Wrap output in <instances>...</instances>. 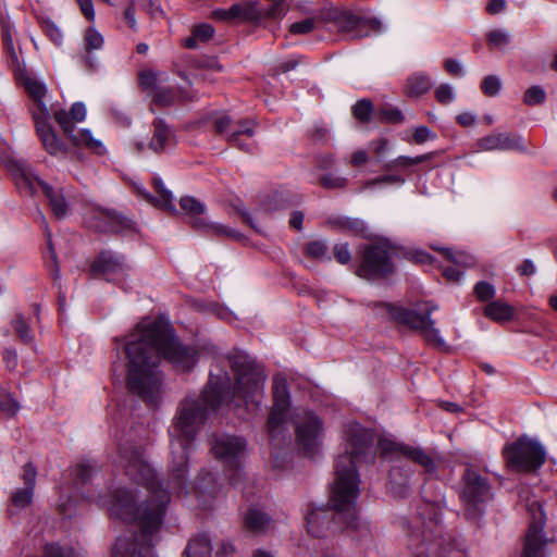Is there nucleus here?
Returning <instances> with one entry per match:
<instances>
[{"instance_id":"nucleus-56","label":"nucleus","mask_w":557,"mask_h":557,"mask_svg":"<svg viewBox=\"0 0 557 557\" xmlns=\"http://www.w3.org/2000/svg\"><path fill=\"white\" fill-rule=\"evenodd\" d=\"M139 81L144 88L152 89V92L159 87L157 86V75L151 71L140 73Z\"/></svg>"},{"instance_id":"nucleus-15","label":"nucleus","mask_w":557,"mask_h":557,"mask_svg":"<svg viewBox=\"0 0 557 557\" xmlns=\"http://www.w3.org/2000/svg\"><path fill=\"white\" fill-rule=\"evenodd\" d=\"M319 20L322 22L334 23L344 32H357L359 36L364 35L361 32L366 26H369L375 33H381L383 30L382 23L376 18L366 20L349 11L338 10L332 5L323 8L320 11Z\"/></svg>"},{"instance_id":"nucleus-9","label":"nucleus","mask_w":557,"mask_h":557,"mask_svg":"<svg viewBox=\"0 0 557 557\" xmlns=\"http://www.w3.org/2000/svg\"><path fill=\"white\" fill-rule=\"evenodd\" d=\"M492 496V488L487 480L474 469L467 468L462 475V490L460 493L466 517L470 520L480 518Z\"/></svg>"},{"instance_id":"nucleus-25","label":"nucleus","mask_w":557,"mask_h":557,"mask_svg":"<svg viewBox=\"0 0 557 557\" xmlns=\"http://www.w3.org/2000/svg\"><path fill=\"white\" fill-rule=\"evenodd\" d=\"M104 45L103 36L94 27L89 26L84 34L83 39V49L85 51V55L83 60L87 67L94 69L96 66L95 59L91 57V51L102 49Z\"/></svg>"},{"instance_id":"nucleus-27","label":"nucleus","mask_w":557,"mask_h":557,"mask_svg":"<svg viewBox=\"0 0 557 557\" xmlns=\"http://www.w3.org/2000/svg\"><path fill=\"white\" fill-rule=\"evenodd\" d=\"M434 82L430 75L425 73H414L407 78L406 92L410 97H420L428 92Z\"/></svg>"},{"instance_id":"nucleus-24","label":"nucleus","mask_w":557,"mask_h":557,"mask_svg":"<svg viewBox=\"0 0 557 557\" xmlns=\"http://www.w3.org/2000/svg\"><path fill=\"white\" fill-rule=\"evenodd\" d=\"M153 185H154V188H156L157 193L159 194L160 198H156L143 189H138L139 195L144 199H146L149 203H151L156 207H160V208H162L164 210H169V211H175V207L173 205V195H172L171 190L165 188L162 180L159 177H154Z\"/></svg>"},{"instance_id":"nucleus-37","label":"nucleus","mask_w":557,"mask_h":557,"mask_svg":"<svg viewBox=\"0 0 557 557\" xmlns=\"http://www.w3.org/2000/svg\"><path fill=\"white\" fill-rule=\"evenodd\" d=\"M2 40H3L4 49L11 59L12 66H17L18 58H17V53L14 49L13 38H12V29L9 24L2 25Z\"/></svg>"},{"instance_id":"nucleus-6","label":"nucleus","mask_w":557,"mask_h":557,"mask_svg":"<svg viewBox=\"0 0 557 557\" xmlns=\"http://www.w3.org/2000/svg\"><path fill=\"white\" fill-rule=\"evenodd\" d=\"M395 321L418 331L424 339L441 350H448V346L440 335V330L435 327V321L431 319V313L437 310L436 305L425 304L420 311L395 307L391 304L379 306Z\"/></svg>"},{"instance_id":"nucleus-10","label":"nucleus","mask_w":557,"mask_h":557,"mask_svg":"<svg viewBox=\"0 0 557 557\" xmlns=\"http://www.w3.org/2000/svg\"><path fill=\"white\" fill-rule=\"evenodd\" d=\"M394 251L386 244L368 245L363 248L356 274L372 281L392 275L395 271Z\"/></svg>"},{"instance_id":"nucleus-33","label":"nucleus","mask_w":557,"mask_h":557,"mask_svg":"<svg viewBox=\"0 0 557 557\" xmlns=\"http://www.w3.org/2000/svg\"><path fill=\"white\" fill-rule=\"evenodd\" d=\"M433 249L440 250L447 260L456 265L471 267L475 263L474 257L466 252H454L449 248L433 247Z\"/></svg>"},{"instance_id":"nucleus-53","label":"nucleus","mask_w":557,"mask_h":557,"mask_svg":"<svg viewBox=\"0 0 557 557\" xmlns=\"http://www.w3.org/2000/svg\"><path fill=\"white\" fill-rule=\"evenodd\" d=\"M69 114V119H70V122L73 123L72 121H75V122H82L85 120V116H86V108H85V104L83 102H75L70 112H66Z\"/></svg>"},{"instance_id":"nucleus-21","label":"nucleus","mask_w":557,"mask_h":557,"mask_svg":"<svg viewBox=\"0 0 557 557\" xmlns=\"http://www.w3.org/2000/svg\"><path fill=\"white\" fill-rule=\"evenodd\" d=\"M54 119L61 126L63 133L71 139L74 146H85L99 151L102 149L100 140L95 139L89 129H81L75 133L74 124L70 122L69 114L64 110L54 112Z\"/></svg>"},{"instance_id":"nucleus-18","label":"nucleus","mask_w":557,"mask_h":557,"mask_svg":"<svg viewBox=\"0 0 557 557\" xmlns=\"http://www.w3.org/2000/svg\"><path fill=\"white\" fill-rule=\"evenodd\" d=\"M273 406L269 413L268 429L269 435L275 438L281 432V426L285 421V416L289 407V393L286 380L276 375L273 383Z\"/></svg>"},{"instance_id":"nucleus-40","label":"nucleus","mask_w":557,"mask_h":557,"mask_svg":"<svg viewBox=\"0 0 557 557\" xmlns=\"http://www.w3.org/2000/svg\"><path fill=\"white\" fill-rule=\"evenodd\" d=\"M546 94L545 90L537 85L531 86L527 89L523 96V102L528 106H536L541 104L545 101Z\"/></svg>"},{"instance_id":"nucleus-29","label":"nucleus","mask_w":557,"mask_h":557,"mask_svg":"<svg viewBox=\"0 0 557 557\" xmlns=\"http://www.w3.org/2000/svg\"><path fill=\"white\" fill-rule=\"evenodd\" d=\"M484 313L487 318L496 322H505L512 319L515 311L508 304L495 300L486 305Z\"/></svg>"},{"instance_id":"nucleus-52","label":"nucleus","mask_w":557,"mask_h":557,"mask_svg":"<svg viewBox=\"0 0 557 557\" xmlns=\"http://www.w3.org/2000/svg\"><path fill=\"white\" fill-rule=\"evenodd\" d=\"M379 115L382 120L392 123H400L404 120L401 111L395 108L381 109Z\"/></svg>"},{"instance_id":"nucleus-30","label":"nucleus","mask_w":557,"mask_h":557,"mask_svg":"<svg viewBox=\"0 0 557 557\" xmlns=\"http://www.w3.org/2000/svg\"><path fill=\"white\" fill-rule=\"evenodd\" d=\"M214 28L212 25L202 23L194 26L191 30V36L186 38L184 41V46L188 49H197L198 42H206L210 40L214 35Z\"/></svg>"},{"instance_id":"nucleus-60","label":"nucleus","mask_w":557,"mask_h":557,"mask_svg":"<svg viewBox=\"0 0 557 557\" xmlns=\"http://www.w3.org/2000/svg\"><path fill=\"white\" fill-rule=\"evenodd\" d=\"M234 553V547L228 542H221L216 545L214 557H231Z\"/></svg>"},{"instance_id":"nucleus-47","label":"nucleus","mask_w":557,"mask_h":557,"mask_svg":"<svg viewBox=\"0 0 557 557\" xmlns=\"http://www.w3.org/2000/svg\"><path fill=\"white\" fill-rule=\"evenodd\" d=\"M305 251L308 256L320 259L326 255L327 246L322 240H313L307 244Z\"/></svg>"},{"instance_id":"nucleus-49","label":"nucleus","mask_w":557,"mask_h":557,"mask_svg":"<svg viewBox=\"0 0 557 557\" xmlns=\"http://www.w3.org/2000/svg\"><path fill=\"white\" fill-rule=\"evenodd\" d=\"M435 97L438 102L442 104H448L454 100V91L450 85L441 84L435 89Z\"/></svg>"},{"instance_id":"nucleus-46","label":"nucleus","mask_w":557,"mask_h":557,"mask_svg":"<svg viewBox=\"0 0 557 557\" xmlns=\"http://www.w3.org/2000/svg\"><path fill=\"white\" fill-rule=\"evenodd\" d=\"M474 294L480 301H487L495 296V288L492 284L481 281L475 284Z\"/></svg>"},{"instance_id":"nucleus-36","label":"nucleus","mask_w":557,"mask_h":557,"mask_svg":"<svg viewBox=\"0 0 557 557\" xmlns=\"http://www.w3.org/2000/svg\"><path fill=\"white\" fill-rule=\"evenodd\" d=\"M152 96V104L159 106V107H169L171 106L175 100V92L168 87H161L159 86L156 88V90L151 94Z\"/></svg>"},{"instance_id":"nucleus-17","label":"nucleus","mask_w":557,"mask_h":557,"mask_svg":"<svg viewBox=\"0 0 557 557\" xmlns=\"http://www.w3.org/2000/svg\"><path fill=\"white\" fill-rule=\"evenodd\" d=\"M532 516L529 530L525 534L524 549L521 557H546V540L543 535L544 512L537 502L529 505Z\"/></svg>"},{"instance_id":"nucleus-7","label":"nucleus","mask_w":557,"mask_h":557,"mask_svg":"<svg viewBox=\"0 0 557 557\" xmlns=\"http://www.w3.org/2000/svg\"><path fill=\"white\" fill-rule=\"evenodd\" d=\"M211 449L214 457L227 468L230 484L240 487L244 478L242 459L246 450V441L236 435L219 434L214 435Z\"/></svg>"},{"instance_id":"nucleus-44","label":"nucleus","mask_w":557,"mask_h":557,"mask_svg":"<svg viewBox=\"0 0 557 557\" xmlns=\"http://www.w3.org/2000/svg\"><path fill=\"white\" fill-rule=\"evenodd\" d=\"M502 87V83L498 76L496 75H488L483 78L481 83V89L482 91L490 97L496 96Z\"/></svg>"},{"instance_id":"nucleus-39","label":"nucleus","mask_w":557,"mask_h":557,"mask_svg":"<svg viewBox=\"0 0 557 557\" xmlns=\"http://www.w3.org/2000/svg\"><path fill=\"white\" fill-rule=\"evenodd\" d=\"M0 408L8 416H14L20 410V404L13 398L12 394L0 388Z\"/></svg>"},{"instance_id":"nucleus-4","label":"nucleus","mask_w":557,"mask_h":557,"mask_svg":"<svg viewBox=\"0 0 557 557\" xmlns=\"http://www.w3.org/2000/svg\"><path fill=\"white\" fill-rule=\"evenodd\" d=\"M347 445L335 461V480L331 492L332 509L317 507L307 513L308 532L320 537L337 520L348 528H357L356 499L359 495V462H373L376 454L375 433L359 423L346 429Z\"/></svg>"},{"instance_id":"nucleus-64","label":"nucleus","mask_w":557,"mask_h":557,"mask_svg":"<svg viewBox=\"0 0 557 557\" xmlns=\"http://www.w3.org/2000/svg\"><path fill=\"white\" fill-rule=\"evenodd\" d=\"M485 10L492 15L499 14L506 10V2H488Z\"/></svg>"},{"instance_id":"nucleus-23","label":"nucleus","mask_w":557,"mask_h":557,"mask_svg":"<svg viewBox=\"0 0 557 557\" xmlns=\"http://www.w3.org/2000/svg\"><path fill=\"white\" fill-rule=\"evenodd\" d=\"M153 134L148 145L149 149L159 153L165 150L174 139V132L162 119H156L152 123Z\"/></svg>"},{"instance_id":"nucleus-20","label":"nucleus","mask_w":557,"mask_h":557,"mask_svg":"<svg viewBox=\"0 0 557 557\" xmlns=\"http://www.w3.org/2000/svg\"><path fill=\"white\" fill-rule=\"evenodd\" d=\"M36 482V470L32 465L24 467L23 473V486L16 487L12 491L10 500L11 506L9 509L10 515H15L20 510L27 508L34 496V487Z\"/></svg>"},{"instance_id":"nucleus-51","label":"nucleus","mask_w":557,"mask_h":557,"mask_svg":"<svg viewBox=\"0 0 557 557\" xmlns=\"http://www.w3.org/2000/svg\"><path fill=\"white\" fill-rule=\"evenodd\" d=\"M404 183H405V180L401 178L398 175H383V176L373 178L371 181H368L364 184V188L373 187V186L380 185V184H397V185H403Z\"/></svg>"},{"instance_id":"nucleus-28","label":"nucleus","mask_w":557,"mask_h":557,"mask_svg":"<svg viewBox=\"0 0 557 557\" xmlns=\"http://www.w3.org/2000/svg\"><path fill=\"white\" fill-rule=\"evenodd\" d=\"M212 547L210 539L207 534H199L191 539L187 544L184 556L185 557H209Z\"/></svg>"},{"instance_id":"nucleus-38","label":"nucleus","mask_w":557,"mask_h":557,"mask_svg":"<svg viewBox=\"0 0 557 557\" xmlns=\"http://www.w3.org/2000/svg\"><path fill=\"white\" fill-rule=\"evenodd\" d=\"M180 205L184 212L189 214L190 218L195 215H201L205 213L206 210V207L202 202L189 196L182 197L180 200Z\"/></svg>"},{"instance_id":"nucleus-11","label":"nucleus","mask_w":557,"mask_h":557,"mask_svg":"<svg viewBox=\"0 0 557 557\" xmlns=\"http://www.w3.org/2000/svg\"><path fill=\"white\" fill-rule=\"evenodd\" d=\"M296 442L302 455L314 457L323 442V421L312 411L301 410L294 417Z\"/></svg>"},{"instance_id":"nucleus-14","label":"nucleus","mask_w":557,"mask_h":557,"mask_svg":"<svg viewBox=\"0 0 557 557\" xmlns=\"http://www.w3.org/2000/svg\"><path fill=\"white\" fill-rule=\"evenodd\" d=\"M17 173L22 183L32 191L35 193L39 187L44 195L49 200L50 208L58 219H64L69 212V206L60 189H54L51 185L42 181L34 171L26 164L17 165Z\"/></svg>"},{"instance_id":"nucleus-5","label":"nucleus","mask_w":557,"mask_h":557,"mask_svg":"<svg viewBox=\"0 0 557 557\" xmlns=\"http://www.w3.org/2000/svg\"><path fill=\"white\" fill-rule=\"evenodd\" d=\"M22 84L28 96L34 101L32 115L35 122L37 135L39 136L42 146L51 156L65 153V146L58 138L57 134L49 124L50 111L44 102V98L47 94L45 84L32 77H25L22 81Z\"/></svg>"},{"instance_id":"nucleus-12","label":"nucleus","mask_w":557,"mask_h":557,"mask_svg":"<svg viewBox=\"0 0 557 557\" xmlns=\"http://www.w3.org/2000/svg\"><path fill=\"white\" fill-rule=\"evenodd\" d=\"M377 447L383 456L392 455L395 460L407 459L422 468L423 473L435 475L437 473L441 458L424 450L421 447H413L406 444H398L389 440L381 438Z\"/></svg>"},{"instance_id":"nucleus-41","label":"nucleus","mask_w":557,"mask_h":557,"mask_svg":"<svg viewBox=\"0 0 557 557\" xmlns=\"http://www.w3.org/2000/svg\"><path fill=\"white\" fill-rule=\"evenodd\" d=\"M319 183L326 189H337L344 188L347 185V178L333 173H326L320 175Z\"/></svg>"},{"instance_id":"nucleus-32","label":"nucleus","mask_w":557,"mask_h":557,"mask_svg":"<svg viewBox=\"0 0 557 557\" xmlns=\"http://www.w3.org/2000/svg\"><path fill=\"white\" fill-rule=\"evenodd\" d=\"M15 333L20 339L25 344H30L34 341V334L21 313H17L11 322Z\"/></svg>"},{"instance_id":"nucleus-50","label":"nucleus","mask_w":557,"mask_h":557,"mask_svg":"<svg viewBox=\"0 0 557 557\" xmlns=\"http://www.w3.org/2000/svg\"><path fill=\"white\" fill-rule=\"evenodd\" d=\"M314 28V18L308 17L289 26V32L295 35L307 34Z\"/></svg>"},{"instance_id":"nucleus-3","label":"nucleus","mask_w":557,"mask_h":557,"mask_svg":"<svg viewBox=\"0 0 557 557\" xmlns=\"http://www.w3.org/2000/svg\"><path fill=\"white\" fill-rule=\"evenodd\" d=\"M114 350L126 355L127 386L150 405H156L161 393V357L180 371L190 370L197 362V351L183 345L168 325L160 321L143 320L124 338H114Z\"/></svg>"},{"instance_id":"nucleus-48","label":"nucleus","mask_w":557,"mask_h":557,"mask_svg":"<svg viewBox=\"0 0 557 557\" xmlns=\"http://www.w3.org/2000/svg\"><path fill=\"white\" fill-rule=\"evenodd\" d=\"M233 124V120L227 114H220L216 115L213 120V125L215 128V132L219 134H226L228 136L231 125Z\"/></svg>"},{"instance_id":"nucleus-58","label":"nucleus","mask_w":557,"mask_h":557,"mask_svg":"<svg viewBox=\"0 0 557 557\" xmlns=\"http://www.w3.org/2000/svg\"><path fill=\"white\" fill-rule=\"evenodd\" d=\"M343 228L351 230L355 233L361 234L364 231L363 222L358 219H344L341 221Z\"/></svg>"},{"instance_id":"nucleus-2","label":"nucleus","mask_w":557,"mask_h":557,"mask_svg":"<svg viewBox=\"0 0 557 557\" xmlns=\"http://www.w3.org/2000/svg\"><path fill=\"white\" fill-rule=\"evenodd\" d=\"M117 448L120 463L136 486L113 492L111 515L134 523V529L116 540L112 557H154V537L163 524L171 502L170 492L145 460L140 447L120 443Z\"/></svg>"},{"instance_id":"nucleus-62","label":"nucleus","mask_w":557,"mask_h":557,"mask_svg":"<svg viewBox=\"0 0 557 557\" xmlns=\"http://www.w3.org/2000/svg\"><path fill=\"white\" fill-rule=\"evenodd\" d=\"M517 271L524 276H530L535 273V265L532 260L525 259L523 262L518 267Z\"/></svg>"},{"instance_id":"nucleus-35","label":"nucleus","mask_w":557,"mask_h":557,"mask_svg":"<svg viewBox=\"0 0 557 557\" xmlns=\"http://www.w3.org/2000/svg\"><path fill=\"white\" fill-rule=\"evenodd\" d=\"M373 110V104L369 99H361L352 107V114L361 123H368L371 120Z\"/></svg>"},{"instance_id":"nucleus-43","label":"nucleus","mask_w":557,"mask_h":557,"mask_svg":"<svg viewBox=\"0 0 557 557\" xmlns=\"http://www.w3.org/2000/svg\"><path fill=\"white\" fill-rule=\"evenodd\" d=\"M45 557H78L74 548L59 544H48L45 547Z\"/></svg>"},{"instance_id":"nucleus-34","label":"nucleus","mask_w":557,"mask_h":557,"mask_svg":"<svg viewBox=\"0 0 557 557\" xmlns=\"http://www.w3.org/2000/svg\"><path fill=\"white\" fill-rule=\"evenodd\" d=\"M486 40L491 49H503L510 44V35L504 29H494L487 33Z\"/></svg>"},{"instance_id":"nucleus-31","label":"nucleus","mask_w":557,"mask_h":557,"mask_svg":"<svg viewBox=\"0 0 557 557\" xmlns=\"http://www.w3.org/2000/svg\"><path fill=\"white\" fill-rule=\"evenodd\" d=\"M237 129L228 134L227 141L237 148H242L240 135L252 137L255 135V127L258 123L255 120H240L238 121Z\"/></svg>"},{"instance_id":"nucleus-42","label":"nucleus","mask_w":557,"mask_h":557,"mask_svg":"<svg viewBox=\"0 0 557 557\" xmlns=\"http://www.w3.org/2000/svg\"><path fill=\"white\" fill-rule=\"evenodd\" d=\"M95 470V465L90 462H82L75 466L73 474L79 483L86 484L90 481Z\"/></svg>"},{"instance_id":"nucleus-63","label":"nucleus","mask_w":557,"mask_h":557,"mask_svg":"<svg viewBox=\"0 0 557 557\" xmlns=\"http://www.w3.org/2000/svg\"><path fill=\"white\" fill-rule=\"evenodd\" d=\"M396 166H411V157H405V156H400L398 157L397 159L391 161L389 163H387L385 165V169L387 170H392Z\"/></svg>"},{"instance_id":"nucleus-45","label":"nucleus","mask_w":557,"mask_h":557,"mask_svg":"<svg viewBox=\"0 0 557 557\" xmlns=\"http://www.w3.org/2000/svg\"><path fill=\"white\" fill-rule=\"evenodd\" d=\"M42 29L47 34V36L53 41L55 45H61L62 42V33L58 28V26L48 18H39Z\"/></svg>"},{"instance_id":"nucleus-59","label":"nucleus","mask_w":557,"mask_h":557,"mask_svg":"<svg viewBox=\"0 0 557 557\" xmlns=\"http://www.w3.org/2000/svg\"><path fill=\"white\" fill-rule=\"evenodd\" d=\"M210 231L215 235H223L233 238L238 236V232L222 224H211Z\"/></svg>"},{"instance_id":"nucleus-22","label":"nucleus","mask_w":557,"mask_h":557,"mask_svg":"<svg viewBox=\"0 0 557 557\" xmlns=\"http://www.w3.org/2000/svg\"><path fill=\"white\" fill-rule=\"evenodd\" d=\"M523 139L520 136L512 137L506 133L490 134L478 141L481 150H512L521 149Z\"/></svg>"},{"instance_id":"nucleus-19","label":"nucleus","mask_w":557,"mask_h":557,"mask_svg":"<svg viewBox=\"0 0 557 557\" xmlns=\"http://www.w3.org/2000/svg\"><path fill=\"white\" fill-rule=\"evenodd\" d=\"M127 264L122 255L112 251H102L91 264V273L95 276H104L107 281H113L116 276L125 274Z\"/></svg>"},{"instance_id":"nucleus-26","label":"nucleus","mask_w":557,"mask_h":557,"mask_svg":"<svg viewBox=\"0 0 557 557\" xmlns=\"http://www.w3.org/2000/svg\"><path fill=\"white\" fill-rule=\"evenodd\" d=\"M271 518L258 507H249L244 515V525L252 533H261L271 525Z\"/></svg>"},{"instance_id":"nucleus-54","label":"nucleus","mask_w":557,"mask_h":557,"mask_svg":"<svg viewBox=\"0 0 557 557\" xmlns=\"http://www.w3.org/2000/svg\"><path fill=\"white\" fill-rule=\"evenodd\" d=\"M436 135L428 126H419L414 129L413 140L417 144H423L430 139H434Z\"/></svg>"},{"instance_id":"nucleus-57","label":"nucleus","mask_w":557,"mask_h":557,"mask_svg":"<svg viewBox=\"0 0 557 557\" xmlns=\"http://www.w3.org/2000/svg\"><path fill=\"white\" fill-rule=\"evenodd\" d=\"M444 67L450 75H454V76L463 75L462 65L458 60L446 59L444 61Z\"/></svg>"},{"instance_id":"nucleus-1","label":"nucleus","mask_w":557,"mask_h":557,"mask_svg":"<svg viewBox=\"0 0 557 557\" xmlns=\"http://www.w3.org/2000/svg\"><path fill=\"white\" fill-rule=\"evenodd\" d=\"M227 359L235 376L234 386L226 372L222 370L219 374L211 372L202 394L198 398L187 397L180 404L169 431L171 485L177 492L188 493L185 479L188 449L207 414L236 397L246 405H259L265 380L262 367L242 350L230 354Z\"/></svg>"},{"instance_id":"nucleus-16","label":"nucleus","mask_w":557,"mask_h":557,"mask_svg":"<svg viewBox=\"0 0 557 557\" xmlns=\"http://www.w3.org/2000/svg\"><path fill=\"white\" fill-rule=\"evenodd\" d=\"M87 222L91 228L100 233H120L126 234L135 231L134 223L131 219L121 213L95 207L87 213Z\"/></svg>"},{"instance_id":"nucleus-8","label":"nucleus","mask_w":557,"mask_h":557,"mask_svg":"<svg viewBox=\"0 0 557 557\" xmlns=\"http://www.w3.org/2000/svg\"><path fill=\"white\" fill-rule=\"evenodd\" d=\"M504 457L510 470L532 472L541 468L546 460L544 447L525 436L504 447Z\"/></svg>"},{"instance_id":"nucleus-61","label":"nucleus","mask_w":557,"mask_h":557,"mask_svg":"<svg viewBox=\"0 0 557 557\" xmlns=\"http://www.w3.org/2000/svg\"><path fill=\"white\" fill-rule=\"evenodd\" d=\"M443 275L447 281L457 283L462 276V272H460L456 267H447L443 270Z\"/></svg>"},{"instance_id":"nucleus-55","label":"nucleus","mask_w":557,"mask_h":557,"mask_svg":"<svg viewBox=\"0 0 557 557\" xmlns=\"http://www.w3.org/2000/svg\"><path fill=\"white\" fill-rule=\"evenodd\" d=\"M334 257L342 264L348 263L351 258L348 245L343 243L336 244L334 246Z\"/></svg>"},{"instance_id":"nucleus-13","label":"nucleus","mask_w":557,"mask_h":557,"mask_svg":"<svg viewBox=\"0 0 557 557\" xmlns=\"http://www.w3.org/2000/svg\"><path fill=\"white\" fill-rule=\"evenodd\" d=\"M284 14L282 2H273L268 9L258 7V2H235L230 9H215L211 12L214 20L223 22H259L264 17H280Z\"/></svg>"}]
</instances>
